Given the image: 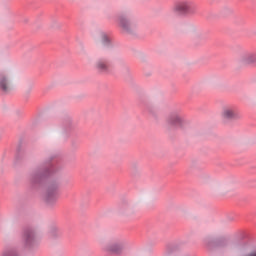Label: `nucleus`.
Returning <instances> with one entry per match:
<instances>
[{
  "label": "nucleus",
  "instance_id": "39448f33",
  "mask_svg": "<svg viewBox=\"0 0 256 256\" xmlns=\"http://www.w3.org/2000/svg\"><path fill=\"white\" fill-rule=\"evenodd\" d=\"M183 123V117L178 113H172L166 118V127L168 129H181Z\"/></svg>",
  "mask_w": 256,
  "mask_h": 256
},
{
  "label": "nucleus",
  "instance_id": "423d86ee",
  "mask_svg": "<svg viewBox=\"0 0 256 256\" xmlns=\"http://www.w3.org/2000/svg\"><path fill=\"white\" fill-rule=\"evenodd\" d=\"M173 11L175 13H182L183 15H189L193 13V6L191 5V2L180 1L174 4Z\"/></svg>",
  "mask_w": 256,
  "mask_h": 256
},
{
  "label": "nucleus",
  "instance_id": "6e6552de",
  "mask_svg": "<svg viewBox=\"0 0 256 256\" xmlns=\"http://www.w3.org/2000/svg\"><path fill=\"white\" fill-rule=\"evenodd\" d=\"M95 69L99 71V73H110L111 66H109V61L105 58H100L95 63Z\"/></svg>",
  "mask_w": 256,
  "mask_h": 256
},
{
  "label": "nucleus",
  "instance_id": "f03ea898",
  "mask_svg": "<svg viewBox=\"0 0 256 256\" xmlns=\"http://www.w3.org/2000/svg\"><path fill=\"white\" fill-rule=\"evenodd\" d=\"M118 25L124 33H135L137 29V21L127 16V14H122L118 17Z\"/></svg>",
  "mask_w": 256,
  "mask_h": 256
},
{
  "label": "nucleus",
  "instance_id": "9d476101",
  "mask_svg": "<svg viewBox=\"0 0 256 256\" xmlns=\"http://www.w3.org/2000/svg\"><path fill=\"white\" fill-rule=\"evenodd\" d=\"M24 239L28 245H31V243L37 241V234L34 231H26L24 233Z\"/></svg>",
  "mask_w": 256,
  "mask_h": 256
},
{
  "label": "nucleus",
  "instance_id": "20e7f679",
  "mask_svg": "<svg viewBox=\"0 0 256 256\" xmlns=\"http://www.w3.org/2000/svg\"><path fill=\"white\" fill-rule=\"evenodd\" d=\"M220 116L224 121H239L241 119V113L233 105H226L222 107Z\"/></svg>",
  "mask_w": 256,
  "mask_h": 256
},
{
  "label": "nucleus",
  "instance_id": "9b49d317",
  "mask_svg": "<svg viewBox=\"0 0 256 256\" xmlns=\"http://www.w3.org/2000/svg\"><path fill=\"white\" fill-rule=\"evenodd\" d=\"M179 251H181V246L179 244H172L166 248V255L167 256L177 255Z\"/></svg>",
  "mask_w": 256,
  "mask_h": 256
},
{
  "label": "nucleus",
  "instance_id": "4468645a",
  "mask_svg": "<svg viewBox=\"0 0 256 256\" xmlns=\"http://www.w3.org/2000/svg\"><path fill=\"white\" fill-rule=\"evenodd\" d=\"M125 215H129V212H126Z\"/></svg>",
  "mask_w": 256,
  "mask_h": 256
},
{
  "label": "nucleus",
  "instance_id": "0eeeda50",
  "mask_svg": "<svg viewBox=\"0 0 256 256\" xmlns=\"http://www.w3.org/2000/svg\"><path fill=\"white\" fill-rule=\"evenodd\" d=\"M59 198V187L57 185H50L45 194V201L49 205L55 203Z\"/></svg>",
  "mask_w": 256,
  "mask_h": 256
},
{
  "label": "nucleus",
  "instance_id": "f257e3e1",
  "mask_svg": "<svg viewBox=\"0 0 256 256\" xmlns=\"http://www.w3.org/2000/svg\"><path fill=\"white\" fill-rule=\"evenodd\" d=\"M127 247V241L121 238H111L102 243L101 249L108 255H121Z\"/></svg>",
  "mask_w": 256,
  "mask_h": 256
},
{
  "label": "nucleus",
  "instance_id": "ddd939ff",
  "mask_svg": "<svg viewBox=\"0 0 256 256\" xmlns=\"http://www.w3.org/2000/svg\"><path fill=\"white\" fill-rule=\"evenodd\" d=\"M1 256H15L13 252H4Z\"/></svg>",
  "mask_w": 256,
  "mask_h": 256
},
{
  "label": "nucleus",
  "instance_id": "f8f14e48",
  "mask_svg": "<svg viewBox=\"0 0 256 256\" xmlns=\"http://www.w3.org/2000/svg\"><path fill=\"white\" fill-rule=\"evenodd\" d=\"M102 43H103V45H107L108 43H111V39L107 35L103 34L102 35Z\"/></svg>",
  "mask_w": 256,
  "mask_h": 256
},
{
  "label": "nucleus",
  "instance_id": "7ed1b4c3",
  "mask_svg": "<svg viewBox=\"0 0 256 256\" xmlns=\"http://www.w3.org/2000/svg\"><path fill=\"white\" fill-rule=\"evenodd\" d=\"M13 85V72L9 69L0 70V91L7 93Z\"/></svg>",
  "mask_w": 256,
  "mask_h": 256
},
{
  "label": "nucleus",
  "instance_id": "1a4fd4ad",
  "mask_svg": "<svg viewBox=\"0 0 256 256\" xmlns=\"http://www.w3.org/2000/svg\"><path fill=\"white\" fill-rule=\"evenodd\" d=\"M241 62L243 65H253L256 63V53H246L242 56Z\"/></svg>",
  "mask_w": 256,
  "mask_h": 256
}]
</instances>
